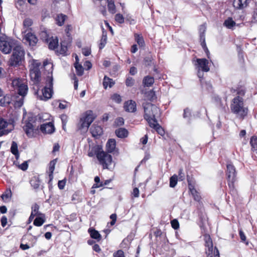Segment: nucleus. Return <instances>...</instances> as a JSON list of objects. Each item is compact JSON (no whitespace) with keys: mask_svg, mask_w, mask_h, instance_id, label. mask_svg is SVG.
Listing matches in <instances>:
<instances>
[{"mask_svg":"<svg viewBox=\"0 0 257 257\" xmlns=\"http://www.w3.org/2000/svg\"><path fill=\"white\" fill-rule=\"evenodd\" d=\"M116 142L114 139H109L106 145V150L108 152L111 153L113 152L115 148Z\"/></svg>","mask_w":257,"mask_h":257,"instance_id":"27","label":"nucleus"},{"mask_svg":"<svg viewBox=\"0 0 257 257\" xmlns=\"http://www.w3.org/2000/svg\"><path fill=\"white\" fill-rule=\"evenodd\" d=\"M153 61L154 58L151 54L145 56L144 59V64L146 66H152L154 64Z\"/></svg>","mask_w":257,"mask_h":257,"instance_id":"38","label":"nucleus"},{"mask_svg":"<svg viewBox=\"0 0 257 257\" xmlns=\"http://www.w3.org/2000/svg\"><path fill=\"white\" fill-rule=\"evenodd\" d=\"M40 129L44 134H51L55 131V127L52 122H48L41 124Z\"/></svg>","mask_w":257,"mask_h":257,"instance_id":"14","label":"nucleus"},{"mask_svg":"<svg viewBox=\"0 0 257 257\" xmlns=\"http://www.w3.org/2000/svg\"><path fill=\"white\" fill-rule=\"evenodd\" d=\"M82 54L85 56H89L91 54V49L89 48H84L82 49Z\"/></svg>","mask_w":257,"mask_h":257,"instance_id":"54","label":"nucleus"},{"mask_svg":"<svg viewBox=\"0 0 257 257\" xmlns=\"http://www.w3.org/2000/svg\"><path fill=\"white\" fill-rule=\"evenodd\" d=\"M178 182V176L176 175H174L170 178V187L174 188L176 186Z\"/></svg>","mask_w":257,"mask_h":257,"instance_id":"44","label":"nucleus"},{"mask_svg":"<svg viewBox=\"0 0 257 257\" xmlns=\"http://www.w3.org/2000/svg\"><path fill=\"white\" fill-rule=\"evenodd\" d=\"M135 40L140 47H144L145 46V41L143 37L139 34H135Z\"/></svg>","mask_w":257,"mask_h":257,"instance_id":"39","label":"nucleus"},{"mask_svg":"<svg viewBox=\"0 0 257 257\" xmlns=\"http://www.w3.org/2000/svg\"><path fill=\"white\" fill-rule=\"evenodd\" d=\"M23 40L25 43L28 44L30 46H35L38 42L37 38L31 32H28L25 35Z\"/></svg>","mask_w":257,"mask_h":257,"instance_id":"13","label":"nucleus"},{"mask_svg":"<svg viewBox=\"0 0 257 257\" xmlns=\"http://www.w3.org/2000/svg\"><path fill=\"white\" fill-rule=\"evenodd\" d=\"M44 214H41V216L37 217L34 221V224L37 226H41L45 222Z\"/></svg>","mask_w":257,"mask_h":257,"instance_id":"33","label":"nucleus"},{"mask_svg":"<svg viewBox=\"0 0 257 257\" xmlns=\"http://www.w3.org/2000/svg\"><path fill=\"white\" fill-rule=\"evenodd\" d=\"M1 224L3 227H5L7 223V218L4 216L1 218Z\"/></svg>","mask_w":257,"mask_h":257,"instance_id":"63","label":"nucleus"},{"mask_svg":"<svg viewBox=\"0 0 257 257\" xmlns=\"http://www.w3.org/2000/svg\"><path fill=\"white\" fill-rule=\"evenodd\" d=\"M53 4L55 8L62 10L66 7L67 3L66 0H54Z\"/></svg>","mask_w":257,"mask_h":257,"instance_id":"30","label":"nucleus"},{"mask_svg":"<svg viewBox=\"0 0 257 257\" xmlns=\"http://www.w3.org/2000/svg\"><path fill=\"white\" fill-rule=\"evenodd\" d=\"M41 39L45 42H49V35L46 31H42L40 34Z\"/></svg>","mask_w":257,"mask_h":257,"instance_id":"48","label":"nucleus"},{"mask_svg":"<svg viewBox=\"0 0 257 257\" xmlns=\"http://www.w3.org/2000/svg\"><path fill=\"white\" fill-rule=\"evenodd\" d=\"M90 132L92 137L98 138L102 135V128L101 126L95 124H93L90 127Z\"/></svg>","mask_w":257,"mask_h":257,"instance_id":"16","label":"nucleus"},{"mask_svg":"<svg viewBox=\"0 0 257 257\" xmlns=\"http://www.w3.org/2000/svg\"><path fill=\"white\" fill-rule=\"evenodd\" d=\"M107 8L109 13L112 14L116 13V8L113 0H107Z\"/></svg>","mask_w":257,"mask_h":257,"instance_id":"35","label":"nucleus"},{"mask_svg":"<svg viewBox=\"0 0 257 257\" xmlns=\"http://www.w3.org/2000/svg\"><path fill=\"white\" fill-rule=\"evenodd\" d=\"M23 129L25 133L29 137L33 136L34 127L33 125L30 122H27L23 126Z\"/></svg>","mask_w":257,"mask_h":257,"instance_id":"19","label":"nucleus"},{"mask_svg":"<svg viewBox=\"0 0 257 257\" xmlns=\"http://www.w3.org/2000/svg\"><path fill=\"white\" fill-rule=\"evenodd\" d=\"M12 98L10 95H6L0 97V106H6L11 103Z\"/></svg>","mask_w":257,"mask_h":257,"instance_id":"25","label":"nucleus"},{"mask_svg":"<svg viewBox=\"0 0 257 257\" xmlns=\"http://www.w3.org/2000/svg\"><path fill=\"white\" fill-rule=\"evenodd\" d=\"M223 26L229 29H233L236 25V23L234 21L232 18L228 17L225 20L223 23Z\"/></svg>","mask_w":257,"mask_h":257,"instance_id":"29","label":"nucleus"},{"mask_svg":"<svg viewBox=\"0 0 257 257\" xmlns=\"http://www.w3.org/2000/svg\"><path fill=\"white\" fill-rule=\"evenodd\" d=\"M111 99L117 103H119L121 101V96L119 94L116 93L112 95Z\"/></svg>","mask_w":257,"mask_h":257,"instance_id":"50","label":"nucleus"},{"mask_svg":"<svg viewBox=\"0 0 257 257\" xmlns=\"http://www.w3.org/2000/svg\"><path fill=\"white\" fill-rule=\"evenodd\" d=\"M103 84L104 87L106 88L108 85H109L110 87H112L114 84V83L112 82V80L111 79L108 78L106 76H105L103 79Z\"/></svg>","mask_w":257,"mask_h":257,"instance_id":"41","label":"nucleus"},{"mask_svg":"<svg viewBox=\"0 0 257 257\" xmlns=\"http://www.w3.org/2000/svg\"><path fill=\"white\" fill-rule=\"evenodd\" d=\"M113 257H124V252L121 250H118L117 251L114 253Z\"/></svg>","mask_w":257,"mask_h":257,"instance_id":"58","label":"nucleus"},{"mask_svg":"<svg viewBox=\"0 0 257 257\" xmlns=\"http://www.w3.org/2000/svg\"><path fill=\"white\" fill-rule=\"evenodd\" d=\"M11 152L15 156L16 159H18L20 156V154L18 149L17 143L15 141H13L12 143Z\"/></svg>","mask_w":257,"mask_h":257,"instance_id":"31","label":"nucleus"},{"mask_svg":"<svg viewBox=\"0 0 257 257\" xmlns=\"http://www.w3.org/2000/svg\"><path fill=\"white\" fill-rule=\"evenodd\" d=\"M60 118L62 123V127H64V126H66L67 122L68 117L65 114H62L60 116Z\"/></svg>","mask_w":257,"mask_h":257,"instance_id":"52","label":"nucleus"},{"mask_svg":"<svg viewBox=\"0 0 257 257\" xmlns=\"http://www.w3.org/2000/svg\"><path fill=\"white\" fill-rule=\"evenodd\" d=\"M154 83V78L153 77L147 76L143 79V83L145 86L150 87Z\"/></svg>","mask_w":257,"mask_h":257,"instance_id":"34","label":"nucleus"},{"mask_svg":"<svg viewBox=\"0 0 257 257\" xmlns=\"http://www.w3.org/2000/svg\"><path fill=\"white\" fill-rule=\"evenodd\" d=\"M188 187L190 191L191 192V194H194L196 193V189L194 188V186L192 185L190 183V181L188 179Z\"/></svg>","mask_w":257,"mask_h":257,"instance_id":"57","label":"nucleus"},{"mask_svg":"<svg viewBox=\"0 0 257 257\" xmlns=\"http://www.w3.org/2000/svg\"><path fill=\"white\" fill-rule=\"evenodd\" d=\"M52 71H50V75L47 76L45 86L42 89V95L39 96L40 99L46 101L52 97L53 85V78L52 74Z\"/></svg>","mask_w":257,"mask_h":257,"instance_id":"7","label":"nucleus"},{"mask_svg":"<svg viewBox=\"0 0 257 257\" xmlns=\"http://www.w3.org/2000/svg\"><path fill=\"white\" fill-rule=\"evenodd\" d=\"M65 184L66 181L65 180H60L58 182V186L60 189L62 190L64 188Z\"/></svg>","mask_w":257,"mask_h":257,"instance_id":"56","label":"nucleus"},{"mask_svg":"<svg viewBox=\"0 0 257 257\" xmlns=\"http://www.w3.org/2000/svg\"><path fill=\"white\" fill-rule=\"evenodd\" d=\"M110 218L112 220L110 222V224L113 225L115 224L116 220V215L115 214H112L110 216Z\"/></svg>","mask_w":257,"mask_h":257,"instance_id":"61","label":"nucleus"},{"mask_svg":"<svg viewBox=\"0 0 257 257\" xmlns=\"http://www.w3.org/2000/svg\"><path fill=\"white\" fill-rule=\"evenodd\" d=\"M135 80L131 77H128L125 81V84L127 86H132L134 84Z\"/></svg>","mask_w":257,"mask_h":257,"instance_id":"51","label":"nucleus"},{"mask_svg":"<svg viewBox=\"0 0 257 257\" xmlns=\"http://www.w3.org/2000/svg\"><path fill=\"white\" fill-rule=\"evenodd\" d=\"M13 125L4 118H0V136L9 134L13 129Z\"/></svg>","mask_w":257,"mask_h":257,"instance_id":"11","label":"nucleus"},{"mask_svg":"<svg viewBox=\"0 0 257 257\" xmlns=\"http://www.w3.org/2000/svg\"><path fill=\"white\" fill-rule=\"evenodd\" d=\"M208 61L205 58L197 59L195 65L198 69L201 70L202 71L208 72L210 70L208 66Z\"/></svg>","mask_w":257,"mask_h":257,"instance_id":"12","label":"nucleus"},{"mask_svg":"<svg viewBox=\"0 0 257 257\" xmlns=\"http://www.w3.org/2000/svg\"><path fill=\"white\" fill-rule=\"evenodd\" d=\"M133 194L135 197H138L139 196V190L138 188H135L133 189Z\"/></svg>","mask_w":257,"mask_h":257,"instance_id":"64","label":"nucleus"},{"mask_svg":"<svg viewBox=\"0 0 257 257\" xmlns=\"http://www.w3.org/2000/svg\"><path fill=\"white\" fill-rule=\"evenodd\" d=\"M148 96L149 97V99L151 101H153L155 99L156 97L155 92L153 91H150L148 93Z\"/></svg>","mask_w":257,"mask_h":257,"instance_id":"55","label":"nucleus"},{"mask_svg":"<svg viewBox=\"0 0 257 257\" xmlns=\"http://www.w3.org/2000/svg\"><path fill=\"white\" fill-rule=\"evenodd\" d=\"M24 80L22 79H16L12 81V85L15 89L17 91L18 94L21 97L15 101L14 105L16 107H21L24 103V97L27 94L28 87Z\"/></svg>","mask_w":257,"mask_h":257,"instance_id":"2","label":"nucleus"},{"mask_svg":"<svg viewBox=\"0 0 257 257\" xmlns=\"http://www.w3.org/2000/svg\"><path fill=\"white\" fill-rule=\"evenodd\" d=\"M19 168L23 171H26L28 167V164L27 161H25L19 166Z\"/></svg>","mask_w":257,"mask_h":257,"instance_id":"59","label":"nucleus"},{"mask_svg":"<svg viewBox=\"0 0 257 257\" xmlns=\"http://www.w3.org/2000/svg\"><path fill=\"white\" fill-rule=\"evenodd\" d=\"M94 119V117L93 116L92 111H87L84 116L80 119L77 124L78 130L80 131L81 133L86 132Z\"/></svg>","mask_w":257,"mask_h":257,"instance_id":"5","label":"nucleus"},{"mask_svg":"<svg viewBox=\"0 0 257 257\" xmlns=\"http://www.w3.org/2000/svg\"><path fill=\"white\" fill-rule=\"evenodd\" d=\"M30 183L35 189H37L40 186V181L37 179H32L30 181Z\"/></svg>","mask_w":257,"mask_h":257,"instance_id":"47","label":"nucleus"},{"mask_svg":"<svg viewBox=\"0 0 257 257\" xmlns=\"http://www.w3.org/2000/svg\"><path fill=\"white\" fill-rule=\"evenodd\" d=\"M17 45L16 42L5 34L0 36V50L4 54L11 53L12 49Z\"/></svg>","mask_w":257,"mask_h":257,"instance_id":"6","label":"nucleus"},{"mask_svg":"<svg viewBox=\"0 0 257 257\" xmlns=\"http://www.w3.org/2000/svg\"><path fill=\"white\" fill-rule=\"evenodd\" d=\"M150 127L156 130L157 133L161 136H164L165 131L162 127L158 123L157 120L149 124Z\"/></svg>","mask_w":257,"mask_h":257,"instance_id":"23","label":"nucleus"},{"mask_svg":"<svg viewBox=\"0 0 257 257\" xmlns=\"http://www.w3.org/2000/svg\"><path fill=\"white\" fill-rule=\"evenodd\" d=\"M117 125H122L124 124V119L122 117L117 118L115 121Z\"/></svg>","mask_w":257,"mask_h":257,"instance_id":"60","label":"nucleus"},{"mask_svg":"<svg viewBox=\"0 0 257 257\" xmlns=\"http://www.w3.org/2000/svg\"><path fill=\"white\" fill-rule=\"evenodd\" d=\"M124 108L125 111L131 112H133L136 111V102L131 100L124 103Z\"/></svg>","mask_w":257,"mask_h":257,"instance_id":"17","label":"nucleus"},{"mask_svg":"<svg viewBox=\"0 0 257 257\" xmlns=\"http://www.w3.org/2000/svg\"><path fill=\"white\" fill-rule=\"evenodd\" d=\"M115 133L118 138L121 139L126 138L128 134L127 130L123 127H120L116 130Z\"/></svg>","mask_w":257,"mask_h":257,"instance_id":"22","label":"nucleus"},{"mask_svg":"<svg viewBox=\"0 0 257 257\" xmlns=\"http://www.w3.org/2000/svg\"><path fill=\"white\" fill-rule=\"evenodd\" d=\"M192 196L194 197L195 200L197 201H199L201 199V196H200L198 192L196 190V193L192 194Z\"/></svg>","mask_w":257,"mask_h":257,"instance_id":"62","label":"nucleus"},{"mask_svg":"<svg viewBox=\"0 0 257 257\" xmlns=\"http://www.w3.org/2000/svg\"><path fill=\"white\" fill-rule=\"evenodd\" d=\"M67 18L66 15L61 13L57 14L55 18L56 24L59 26H62Z\"/></svg>","mask_w":257,"mask_h":257,"instance_id":"21","label":"nucleus"},{"mask_svg":"<svg viewBox=\"0 0 257 257\" xmlns=\"http://www.w3.org/2000/svg\"><path fill=\"white\" fill-rule=\"evenodd\" d=\"M106 40H107V36L106 35H103L102 36L101 39L100 40V42L99 45V49H103L106 43Z\"/></svg>","mask_w":257,"mask_h":257,"instance_id":"46","label":"nucleus"},{"mask_svg":"<svg viewBox=\"0 0 257 257\" xmlns=\"http://www.w3.org/2000/svg\"><path fill=\"white\" fill-rule=\"evenodd\" d=\"M230 110L237 118L241 120L247 116L248 112L247 107L245 106L243 99L239 96L235 97L232 100Z\"/></svg>","mask_w":257,"mask_h":257,"instance_id":"1","label":"nucleus"},{"mask_svg":"<svg viewBox=\"0 0 257 257\" xmlns=\"http://www.w3.org/2000/svg\"><path fill=\"white\" fill-rule=\"evenodd\" d=\"M76 73L78 76H82L83 74V68L81 64L76 63L75 64Z\"/></svg>","mask_w":257,"mask_h":257,"instance_id":"43","label":"nucleus"},{"mask_svg":"<svg viewBox=\"0 0 257 257\" xmlns=\"http://www.w3.org/2000/svg\"><path fill=\"white\" fill-rule=\"evenodd\" d=\"M97 159L103 169H110L109 166L112 163V156L110 154L102 150L100 153L97 155Z\"/></svg>","mask_w":257,"mask_h":257,"instance_id":"9","label":"nucleus"},{"mask_svg":"<svg viewBox=\"0 0 257 257\" xmlns=\"http://www.w3.org/2000/svg\"><path fill=\"white\" fill-rule=\"evenodd\" d=\"M233 5L236 9L241 10L247 6V0H234Z\"/></svg>","mask_w":257,"mask_h":257,"instance_id":"24","label":"nucleus"},{"mask_svg":"<svg viewBox=\"0 0 257 257\" xmlns=\"http://www.w3.org/2000/svg\"><path fill=\"white\" fill-rule=\"evenodd\" d=\"M25 54L23 47L17 44L14 48L13 54L9 61V66L16 67L21 65L24 61Z\"/></svg>","mask_w":257,"mask_h":257,"instance_id":"4","label":"nucleus"},{"mask_svg":"<svg viewBox=\"0 0 257 257\" xmlns=\"http://www.w3.org/2000/svg\"><path fill=\"white\" fill-rule=\"evenodd\" d=\"M226 174L228 187L231 191L235 192L234 183L236 180V171L234 166L231 164L227 165Z\"/></svg>","mask_w":257,"mask_h":257,"instance_id":"8","label":"nucleus"},{"mask_svg":"<svg viewBox=\"0 0 257 257\" xmlns=\"http://www.w3.org/2000/svg\"><path fill=\"white\" fill-rule=\"evenodd\" d=\"M32 212L31 213L35 215H41V214H42V213H39V206L37 204H35L32 206Z\"/></svg>","mask_w":257,"mask_h":257,"instance_id":"45","label":"nucleus"},{"mask_svg":"<svg viewBox=\"0 0 257 257\" xmlns=\"http://www.w3.org/2000/svg\"><path fill=\"white\" fill-rule=\"evenodd\" d=\"M40 63L34 64L30 69V76L34 83H38L40 80L41 72L39 69Z\"/></svg>","mask_w":257,"mask_h":257,"instance_id":"10","label":"nucleus"},{"mask_svg":"<svg viewBox=\"0 0 257 257\" xmlns=\"http://www.w3.org/2000/svg\"><path fill=\"white\" fill-rule=\"evenodd\" d=\"M88 231L89 233L91 238L97 239V241H99L101 239V235L99 232L96 230L95 229L90 228L88 229Z\"/></svg>","mask_w":257,"mask_h":257,"instance_id":"28","label":"nucleus"},{"mask_svg":"<svg viewBox=\"0 0 257 257\" xmlns=\"http://www.w3.org/2000/svg\"><path fill=\"white\" fill-rule=\"evenodd\" d=\"M12 195L11 190H7L2 195L1 197L5 202H8L10 200Z\"/></svg>","mask_w":257,"mask_h":257,"instance_id":"40","label":"nucleus"},{"mask_svg":"<svg viewBox=\"0 0 257 257\" xmlns=\"http://www.w3.org/2000/svg\"><path fill=\"white\" fill-rule=\"evenodd\" d=\"M183 117L184 119L187 120L188 123H190L192 117L191 110L188 107L185 108L184 109Z\"/></svg>","mask_w":257,"mask_h":257,"instance_id":"32","label":"nucleus"},{"mask_svg":"<svg viewBox=\"0 0 257 257\" xmlns=\"http://www.w3.org/2000/svg\"><path fill=\"white\" fill-rule=\"evenodd\" d=\"M57 162V159H54L51 161L49 163V180L48 182V184L49 187L52 185L51 182L53 179V172L55 169V166Z\"/></svg>","mask_w":257,"mask_h":257,"instance_id":"18","label":"nucleus"},{"mask_svg":"<svg viewBox=\"0 0 257 257\" xmlns=\"http://www.w3.org/2000/svg\"><path fill=\"white\" fill-rule=\"evenodd\" d=\"M32 24H33V21L31 19H30V18L25 19L23 22V27H24V29H25V30L24 31H23V33H26L27 31L32 26Z\"/></svg>","mask_w":257,"mask_h":257,"instance_id":"37","label":"nucleus"},{"mask_svg":"<svg viewBox=\"0 0 257 257\" xmlns=\"http://www.w3.org/2000/svg\"><path fill=\"white\" fill-rule=\"evenodd\" d=\"M144 109V118L148 121L149 124L156 122V117L160 114V109L155 105L150 103L145 102L143 104Z\"/></svg>","mask_w":257,"mask_h":257,"instance_id":"3","label":"nucleus"},{"mask_svg":"<svg viewBox=\"0 0 257 257\" xmlns=\"http://www.w3.org/2000/svg\"><path fill=\"white\" fill-rule=\"evenodd\" d=\"M250 144L252 147L251 149L253 151L257 150V137L252 136L250 140Z\"/></svg>","mask_w":257,"mask_h":257,"instance_id":"42","label":"nucleus"},{"mask_svg":"<svg viewBox=\"0 0 257 257\" xmlns=\"http://www.w3.org/2000/svg\"><path fill=\"white\" fill-rule=\"evenodd\" d=\"M171 223L172 227L174 229H177L178 228H179V223L177 219H173V220L171 221Z\"/></svg>","mask_w":257,"mask_h":257,"instance_id":"53","label":"nucleus"},{"mask_svg":"<svg viewBox=\"0 0 257 257\" xmlns=\"http://www.w3.org/2000/svg\"><path fill=\"white\" fill-rule=\"evenodd\" d=\"M102 147L99 145H96L92 147L91 150H89L88 152V155L90 157H92L94 155H96L97 158V155L99 154L102 150Z\"/></svg>","mask_w":257,"mask_h":257,"instance_id":"20","label":"nucleus"},{"mask_svg":"<svg viewBox=\"0 0 257 257\" xmlns=\"http://www.w3.org/2000/svg\"><path fill=\"white\" fill-rule=\"evenodd\" d=\"M115 20L117 23L119 24H122L124 23V18L121 14H117L115 16Z\"/></svg>","mask_w":257,"mask_h":257,"instance_id":"49","label":"nucleus"},{"mask_svg":"<svg viewBox=\"0 0 257 257\" xmlns=\"http://www.w3.org/2000/svg\"><path fill=\"white\" fill-rule=\"evenodd\" d=\"M205 246L207 248L206 252L207 257H212L213 246L212 240L209 235L205 236Z\"/></svg>","mask_w":257,"mask_h":257,"instance_id":"15","label":"nucleus"},{"mask_svg":"<svg viewBox=\"0 0 257 257\" xmlns=\"http://www.w3.org/2000/svg\"><path fill=\"white\" fill-rule=\"evenodd\" d=\"M61 46L59 50V53L60 54L65 55L67 51L68 43L66 41H62L60 43Z\"/></svg>","mask_w":257,"mask_h":257,"instance_id":"36","label":"nucleus"},{"mask_svg":"<svg viewBox=\"0 0 257 257\" xmlns=\"http://www.w3.org/2000/svg\"><path fill=\"white\" fill-rule=\"evenodd\" d=\"M46 43H48V46L50 49L54 50L58 47V39L57 37L55 38L51 37L49 39V42Z\"/></svg>","mask_w":257,"mask_h":257,"instance_id":"26","label":"nucleus"}]
</instances>
